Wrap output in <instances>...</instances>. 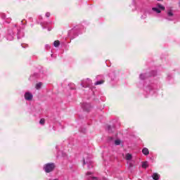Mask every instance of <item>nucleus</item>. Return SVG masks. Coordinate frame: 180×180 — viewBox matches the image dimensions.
Wrapping results in <instances>:
<instances>
[{"instance_id": "nucleus-1", "label": "nucleus", "mask_w": 180, "mask_h": 180, "mask_svg": "<svg viewBox=\"0 0 180 180\" xmlns=\"http://www.w3.org/2000/svg\"><path fill=\"white\" fill-rule=\"evenodd\" d=\"M54 168H56L54 163H47L44 166V169L47 173L54 171Z\"/></svg>"}, {"instance_id": "nucleus-2", "label": "nucleus", "mask_w": 180, "mask_h": 180, "mask_svg": "<svg viewBox=\"0 0 180 180\" xmlns=\"http://www.w3.org/2000/svg\"><path fill=\"white\" fill-rule=\"evenodd\" d=\"M82 108L84 110H86L87 112H89V109H91V104L86 103H84L83 104H82Z\"/></svg>"}, {"instance_id": "nucleus-3", "label": "nucleus", "mask_w": 180, "mask_h": 180, "mask_svg": "<svg viewBox=\"0 0 180 180\" xmlns=\"http://www.w3.org/2000/svg\"><path fill=\"white\" fill-rule=\"evenodd\" d=\"M26 101H32L33 99V95L31 93L27 92L25 94Z\"/></svg>"}, {"instance_id": "nucleus-4", "label": "nucleus", "mask_w": 180, "mask_h": 180, "mask_svg": "<svg viewBox=\"0 0 180 180\" xmlns=\"http://www.w3.org/2000/svg\"><path fill=\"white\" fill-rule=\"evenodd\" d=\"M142 153H143V154H144V155H148V154H150V151H148V148H144L142 150Z\"/></svg>"}, {"instance_id": "nucleus-5", "label": "nucleus", "mask_w": 180, "mask_h": 180, "mask_svg": "<svg viewBox=\"0 0 180 180\" xmlns=\"http://www.w3.org/2000/svg\"><path fill=\"white\" fill-rule=\"evenodd\" d=\"M152 176H153V179H155V180L160 179V174H158L157 173H154Z\"/></svg>"}, {"instance_id": "nucleus-6", "label": "nucleus", "mask_w": 180, "mask_h": 180, "mask_svg": "<svg viewBox=\"0 0 180 180\" xmlns=\"http://www.w3.org/2000/svg\"><path fill=\"white\" fill-rule=\"evenodd\" d=\"M125 158H126V160H127V161H130V160H131V158H133V157L131 156V154L127 153V154L126 155Z\"/></svg>"}, {"instance_id": "nucleus-7", "label": "nucleus", "mask_w": 180, "mask_h": 180, "mask_svg": "<svg viewBox=\"0 0 180 180\" xmlns=\"http://www.w3.org/2000/svg\"><path fill=\"white\" fill-rule=\"evenodd\" d=\"M157 7L159 8L161 11H165V7L160 4H157Z\"/></svg>"}, {"instance_id": "nucleus-8", "label": "nucleus", "mask_w": 180, "mask_h": 180, "mask_svg": "<svg viewBox=\"0 0 180 180\" xmlns=\"http://www.w3.org/2000/svg\"><path fill=\"white\" fill-rule=\"evenodd\" d=\"M41 85H43V83L41 82H39L38 84H36V89H40V88H41Z\"/></svg>"}, {"instance_id": "nucleus-9", "label": "nucleus", "mask_w": 180, "mask_h": 180, "mask_svg": "<svg viewBox=\"0 0 180 180\" xmlns=\"http://www.w3.org/2000/svg\"><path fill=\"white\" fill-rule=\"evenodd\" d=\"M152 10L154 11V12H157V13H161V10L158 8H153Z\"/></svg>"}, {"instance_id": "nucleus-10", "label": "nucleus", "mask_w": 180, "mask_h": 180, "mask_svg": "<svg viewBox=\"0 0 180 180\" xmlns=\"http://www.w3.org/2000/svg\"><path fill=\"white\" fill-rule=\"evenodd\" d=\"M53 46L54 47H58V46H60V41H55L53 42Z\"/></svg>"}, {"instance_id": "nucleus-11", "label": "nucleus", "mask_w": 180, "mask_h": 180, "mask_svg": "<svg viewBox=\"0 0 180 180\" xmlns=\"http://www.w3.org/2000/svg\"><path fill=\"white\" fill-rule=\"evenodd\" d=\"M148 167V162H144L142 163V168H147Z\"/></svg>"}, {"instance_id": "nucleus-12", "label": "nucleus", "mask_w": 180, "mask_h": 180, "mask_svg": "<svg viewBox=\"0 0 180 180\" xmlns=\"http://www.w3.org/2000/svg\"><path fill=\"white\" fill-rule=\"evenodd\" d=\"M103 82H105V81H103V80L97 81L95 83V85H101V84H103Z\"/></svg>"}, {"instance_id": "nucleus-13", "label": "nucleus", "mask_w": 180, "mask_h": 180, "mask_svg": "<svg viewBox=\"0 0 180 180\" xmlns=\"http://www.w3.org/2000/svg\"><path fill=\"white\" fill-rule=\"evenodd\" d=\"M115 146H120V140L119 139L115 140Z\"/></svg>"}, {"instance_id": "nucleus-14", "label": "nucleus", "mask_w": 180, "mask_h": 180, "mask_svg": "<svg viewBox=\"0 0 180 180\" xmlns=\"http://www.w3.org/2000/svg\"><path fill=\"white\" fill-rule=\"evenodd\" d=\"M140 79H146V75H144V74L140 75Z\"/></svg>"}, {"instance_id": "nucleus-15", "label": "nucleus", "mask_w": 180, "mask_h": 180, "mask_svg": "<svg viewBox=\"0 0 180 180\" xmlns=\"http://www.w3.org/2000/svg\"><path fill=\"white\" fill-rule=\"evenodd\" d=\"M167 15H168V16H174V13H172V11H169L167 12Z\"/></svg>"}, {"instance_id": "nucleus-16", "label": "nucleus", "mask_w": 180, "mask_h": 180, "mask_svg": "<svg viewBox=\"0 0 180 180\" xmlns=\"http://www.w3.org/2000/svg\"><path fill=\"white\" fill-rule=\"evenodd\" d=\"M39 123H40V124H44V123H45V120L44 119H41L40 120V121H39Z\"/></svg>"}, {"instance_id": "nucleus-17", "label": "nucleus", "mask_w": 180, "mask_h": 180, "mask_svg": "<svg viewBox=\"0 0 180 180\" xmlns=\"http://www.w3.org/2000/svg\"><path fill=\"white\" fill-rule=\"evenodd\" d=\"M46 18H50V13H46Z\"/></svg>"}, {"instance_id": "nucleus-18", "label": "nucleus", "mask_w": 180, "mask_h": 180, "mask_svg": "<svg viewBox=\"0 0 180 180\" xmlns=\"http://www.w3.org/2000/svg\"><path fill=\"white\" fill-rule=\"evenodd\" d=\"M93 180H98V179H96V177H92Z\"/></svg>"}, {"instance_id": "nucleus-19", "label": "nucleus", "mask_w": 180, "mask_h": 180, "mask_svg": "<svg viewBox=\"0 0 180 180\" xmlns=\"http://www.w3.org/2000/svg\"><path fill=\"white\" fill-rule=\"evenodd\" d=\"M85 160H83V165H85Z\"/></svg>"}, {"instance_id": "nucleus-20", "label": "nucleus", "mask_w": 180, "mask_h": 180, "mask_svg": "<svg viewBox=\"0 0 180 180\" xmlns=\"http://www.w3.org/2000/svg\"><path fill=\"white\" fill-rule=\"evenodd\" d=\"M86 175H91V172H87V173H86Z\"/></svg>"}, {"instance_id": "nucleus-21", "label": "nucleus", "mask_w": 180, "mask_h": 180, "mask_svg": "<svg viewBox=\"0 0 180 180\" xmlns=\"http://www.w3.org/2000/svg\"><path fill=\"white\" fill-rule=\"evenodd\" d=\"M82 85H83V86H85L84 85V83H82Z\"/></svg>"}, {"instance_id": "nucleus-22", "label": "nucleus", "mask_w": 180, "mask_h": 180, "mask_svg": "<svg viewBox=\"0 0 180 180\" xmlns=\"http://www.w3.org/2000/svg\"><path fill=\"white\" fill-rule=\"evenodd\" d=\"M158 1H162V0H158Z\"/></svg>"}]
</instances>
